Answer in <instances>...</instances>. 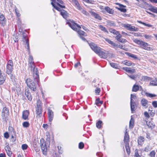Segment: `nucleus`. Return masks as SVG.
Here are the masks:
<instances>
[{"label":"nucleus","instance_id":"obj_17","mask_svg":"<svg viewBox=\"0 0 157 157\" xmlns=\"http://www.w3.org/2000/svg\"><path fill=\"white\" fill-rule=\"evenodd\" d=\"M6 19L4 15L2 14H0V23L4 26L6 23Z\"/></svg>","mask_w":157,"mask_h":157},{"label":"nucleus","instance_id":"obj_30","mask_svg":"<svg viewBox=\"0 0 157 157\" xmlns=\"http://www.w3.org/2000/svg\"><path fill=\"white\" fill-rule=\"evenodd\" d=\"M122 63L125 65H126L128 66H131L132 64H133V65H134L135 64L134 63H133L130 61H128L127 60H125L123 62H122Z\"/></svg>","mask_w":157,"mask_h":157},{"label":"nucleus","instance_id":"obj_57","mask_svg":"<svg viewBox=\"0 0 157 157\" xmlns=\"http://www.w3.org/2000/svg\"><path fill=\"white\" fill-rule=\"evenodd\" d=\"M4 136L6 139H8L9 137V135L8 132H6L4 134Z\"/></svg>","mask_w":157,"mask_h":157},{"label":"nucleus","instance_id":"obj_46","mask_svg":"<svg viewBox=\"0 0 157 157\" xmlns=\"http://www.w3.org/2000/svg\"><path fill=\"white\" fill-rule=\"evenodd\" d=\"M151 11L154 13H157V8L153 7L151 9Z\"/></svg>","mask_w":157,"mask_h":157},{"label":"nucleus","instance_id":"obj_24","mask_svg":"<svg viewBox=\"0 0 157 157\" xmlns=\"http://www.w3.org/2000/svg\"><path fill=\"white\" fill-rule=\"evenodd\" d=\"M129 136L128 135V133L126 132L125 133L124 136V141L125 143H129Z\"/></svg>","mask_w":157,"mask_h":157},{"label":"nucleus","instance_id":"obj_35","mask_svg":"<svg viewBox=\"0 0 157 157\" xmlns=\"http://www.w3.org/2000/svg\"><path fill=\"white\" fill-rule=\"evenodd\" d=\"M147 124V125L148 126V127L151 128H152L154 127L155 126V124L154 123H153L151 121L147 122H146Z\"/></svg>","mask_w":157,"mask_h":157},{"label":"nucleus","instance_id":"obj_63","mask_svg":"<svg viewBox=\"0 0 157 157\" xmlns=\"http://www.w3.org/2000/svg\"><path fill=\"white\" fill-rule=\"evenodd\" d=\"M125 144L126 149H130L129 143H125Z\"/></svg>","mask_w":157,"mask_h":157},{"label":"nucleus","instance_id":"obj_58","mask_svg":"<svg viewBox=\"0 0 157 157\" xmlns=\"http://www.w3.org/2000/svg\"><path fill=\"white\" fill-rule=\"evenodd\" d=\"M82 12L84 14L87 16L88 15L89 13H88L86 12V10H82Z\"/></svg>","mask_w":157,"mask_h":157},{"label":"nucleus","instance_id":"obj_2","mask_svg":"<svg viewBox=\"0 0 157 157\" xmlns=\"http://www.w3.org/2000/svg\"><path fill=\"white\" fill-rule=\"evenodd\" d=\"M29 66L30 67L31 70L33 71V75L35 78H39L38 71L37 68L35 69L34 65L33 58L32 56H30L29 58Z\"/></svg>","mask_w":157,"mask_h":157},{"label":"nucleus","instance_id":"obj_13","mask_svg":"<svg viewBox=\"0 0 157 157\" xmlns=\"http://www.w3.org/2000/svg\"><path fill=\"white\" fill-rule=\"evenodd\" d=\"M26 34L25 33H23V41L25 43V45H26V46H25V47L26 48L29 49V41L28 38L26 37Z\"/></svg>","mask_w":157,"mask_h":157},{"label":"nucleus","instance_id":"obj_49","mask_svg":"<svg viewBox=\"0 0 157 157\" xmlns=\"http://www.w3.org/2000/svg\"><path fill=\"white\" fill-rule=\"evenodd\" d=\"M28 146L26 144H23L22 145L21 148L23 150H25L27 149Z\"/></svg>","mask_w":157,"mask_h":157},{"label":"nucleus","instance_id":"obj_44","mask_svg":"<svg viewBox=\"0 0 157 157\" xmlns=\"http://www.w3.org/2000/svg\"><path fill=\"white\" fill-rule=\"evenodd\" d=\"M110 64L111 66L113 68H117L118 67L117 64L115 63H110Z\"/></svg>","mask_w":157,"mask_h":157},{"label":"nucleus","instance_id":"obj_21","mask_svg":"<svg viewBox=\"0 0 157 157\" xmlns=\"http://www.w3.org/2000/svg\"><path fill=\"white\" fill-rule=\"evenodd\" d=\"M130 106L132 112L133 113L136 109V103L135 101H133L132 100H131Z\"/></svg>","mask_w":157,"mask_h":157},{"label":"nucleus","instance_id":"obj_55","mask_svg":"<svg viewBox=\"0 0 157 157\" xmlns=\"http://www.w3.org/2000/svg\"><path fill=\"white\" fill-rule=\"evenodd\" d=\"M152 105L155 108L157 107V101H154L152 102Z\"/></svg>","mask_w":157,"mask_h":157},{"label":"nucleus","instance_id":"obj_61","mask_svg":"<svg viewBox=\"0 0 157 157\" xmlns=\"http://www.w3.org/2000/svg\"><path fill=\"white\" fill-rule=\"evenodd\" d=\"M40 104L41 101L40 100H38L37 101V106L38 107H41L40 106Z\"/></svg>","mask_w":157,"mask_h":157},{"label":"nucleus","instance_id":"obj_8","mask_svg":"<svg viewBox=\"0 0 157 157\" xmlns=\"http://www.w3.org/2000/svg\"><path fill=\"white\" fill-rule=\"evenodd\" d=\"M13 69V64L12 61L10 60L7 65L6 73L8 75L10 74L12 72Z\"/></svg>","mask_w":157,"mask_h":157},{"label":"nucleus","instance_id":"obj_7","mask_svg":"<svg viewBox=\"0 0 157 157\" xmlns=\"http://www.w3.org/2000/svg\"><path fill=\"white\" fill-rule=\"evenodd\" d=\"M40 146L43 154L45 155H46L47 152L46 143L43 139L40 140Z\"/></svg>","mask_w":157,"mask_h":157},{"label":"nucleus","instance_id":"obj_9","mask_svg":"<svg viewBox=\"0 0 157 157\" xmlns=\"http://www.w3.org/2000/svg\"><path fill=\"white\" fill-rule=\"evenodd\" d=\"M123 27L126 28L128 30L131 31H137L138 29L134 26H132L129 24H124L123 25Z\"/></svg>","mask_w":157,"mask_h":157},{"label":"nucleus","instance_id":"obj_39","mask_svg":"<svg viewBox=\"0 0 157 157\" xmlns=\"http://www.w3.org/2000/svg\"><path fill=\"white\" fill-rule=\"evenodd\" d=\"M109 30L110 32L115 35L117 34V33L118 32V31H117L115 29L112 28L109 29Z\"/></svg>","mask_w":157,"mask_h":157},{"label":"nucleus","instance_id":"obj_59","mask_svg":"<svg viewBox=\"0 0 157 157\" xmlns=\"http://www.w3.org/2000/svg\"><path fill=\"white\" fill-rule=\"evenodd\" d=\"M144 115L145 116V117L147 118H148L150 117L149 114H148V113L146 111V112H144Z\"/></svg>","mask_w":157,"mask_h":157},{"label":"nucleus","instance_id":"obj_32","mask_svg":"<svg viewBox=\"0 0 157 157\" xmlns=\"http://www.w3.org/2000/svg\"><path fill=\"white\" fill-rule=\"evenodd\" d=\"M150 84L152 86H157V78H155L151 80L150 82Z\"/></svg>","mask_w":157,"mask_h":157},{"label":"nucleus","instance_id":"obj_31","mask_svg":"<svg viewBox=\"0 0 157 157\" xmlns=\"http://www.w3.org/2000/svg\"><path fill=\"white\" fill-rule=\"evenodd\" d=\"M144 138L142 136H140L138 138V144L140 145H141L142 144L143 142L144 141Z\"/></svg>","mask_w":157,"mask_h":157},{"label":"nucleus","instance_id":"obj_48","mask_svg":"<svg viewBox=\"0 0 157 157\" xmlns=\"http://www.w3.org/2000/svg\"><path fill=\"white\" fill-rule=\"evenodd\" d=\"M117 9L119 10H120L121 12H125L126 11V9L122 8L121 7L120 8H117L116 7Z\"/></svg>","mask_w":157,"mask_h":157},{"label":"nucleus","instance_id":"obj_23","mask_svg":"<svg viewBox=\"0 0 157 157\" xmlns=\"http://www.w3.org/2000/svg\"><path fill=\"white\" fill-rule=\"evenodd\" d=\"M6 78V77L5 75L3 74L0 76V84H3L5 82Z\"/></svg>","mask_w":157,"mask_h":157},{"label":"nucleus","instance_id":"obj_11","mask_svg":"<svg viewBox=\"0 0 157 157\" xmlns=\"http://www.w3.org/2000/svg\"><path fill=\"white\" fill-rule=\"evenodd\" d=\"M5 149L8 155L10 157H11L12 155V152L11 151L9 143H6V144Z\"/></svg>","mask_w":157,"mask_h":157},{"label":"nucleus","instance_id":"obj_20","mask_svg":"<svg viewBox=\"0 0 157 157\" xmlns=\"http://www.w3.org/2000/svg\"><path fill=\"white\" fill-rule=\"evenodd\" d=\"M29 114V113L28 111L26 110L24 111L22 113V118L25 120L28 119Z\"/></svg>","mask_w":157,"mask_h":157},{"label":"nucleus","instance_id":"obj_25","mask_svg":"<svg viewBox=\"0 0 157 157\" xmlns=\"http://www.w3.org/2000/svg\"><path fill=\"white\" fill-rule=\"evenodd\" d=\"M105 39L108 43L113 47H114L117 46V44H116L115 43L111 40H110L107 38H105Z\"/></svg>","mask_w":157,"mask_h":157},{"label":"nucleus","instance_id":"obj_33","mask_svg":"<svg viewBox=\"0 0 157 157\" xmlns=\"http://www.w3.org/2000/svg\"><path fill=\"white\" fill-rule=\"evenodd\" d=\"M107 25L110 26H115V24L114 22L110 21H107Z\"/></svg>","mask_w":157,"mask_h":157},{"label":"nucleus","instance_id":"obj_52","mask_svg":"<svg viewBox=\"0 0 157 157\" xmlns=\"http://www.w3.org/2000/svg\"><path fill=\"white\" fill-rule=\"evenodd\" d=\"M151 150V148L149 146H147L146 147L144 150V151H146L148 152Z\"/></svg>","mask_w":157,"mask_h":157},{"label":"nucleus","instance_id":"obj_45","mask_svg":"<svg viewBox=\"0 0 157 157\" xmlns=\"http://www.w3.org/2000/svg\"><path fill=\"white\" fill-rule=\"evenodd\" d=\"M22 125L24 127H28L29 126V124L28 122H24L23 123Z\"/></svg>","mask_w":157,"mask_h":157},{"label":"nucleus","instance_id":"obj_41","mask_svg":"<svg viewBox=\"0 0 157 157\" xmlns=\"http://www.w3.org/2000/svg\"><path fill=\"white\" fill-rule=\"evenodd\" d=\"M99 28L102 31H104V32L108 33V31L105 28L102 26V25H100L99 26Z\"/></svg>","mask_w":157,"mask_h":157},{"label":"nucleus","instance_id":"obj_14","mask_svg":"<svg viewBox=\"0 0 157 157\" xmlns=\"http://www.w3.org/2000/svg\"><path fill=\"white\" fill-rule=\"evenodd\" d=\"M89 46L91 48L95 53L98 52L99 50L100 47H98L95 44L92 43L89 44Z\"/></svg>","mask_w":157,"mask_h":157},{"label":"nucleus","instance_id":"obj_1","mask_svg":"<svg viewBox=\"0 0 157 157\" xmlns=\"http://www.w3.org/2000/svg\"><path fill=\"white\" fill-rule=\"evenodd\" d=\"M67 24L73 30L77 31L80 36H87L86 34L84 32L80 30L81 28V26L74 21H70L67 22Z\"/></svg>","mask_w":157,"mask_h":157},{"label":"nucleus","instance_id":"obj_40","mask_svg":"<svg viewBox=\"0 0 157 157\" xmlns=\"http://www.w3.org/2000/svg\"><path fill=\"white\" fill-rule=\"evenodd\" d=\"M102 123V121H99L96 123V126L97 128H101V124Z\"/></svg>","mask_w":157,"mask_h":157},{"label":"nucleus","instance_id":"obj_22","mask_svg":"<svg viewBox=\"0 0 157 157\" xmlns=\"http://www.w3.org/2000/svg\"><path fill=\"white\" fill-rule=\"evenodd\" d=\"M90 13L91 15L94 16L95 18L98 19L99 20H101V16L97 13L94 12H91Z\"/></svg>","mask_w":157,"mask_h":157},{"label":"nucleus","instance_id":"obj_5","mask_svg":"<svg viewBox=\"0 0 157 157\" xmlns=\"http://www.w3.org/2000/svg\"><path fill=\"white\" fill-rule=\"evenodd\" d=\"M27 86L32 90L35 91L36 90L35 83L30 78H27L26 80Z\"/></svg>","mask_w":157,"mask_h":157},{"label":"nucleus","instance_id":"obj_16","mask_svg":"<svg viewBox=\"0 0 157 157\" xmlns=\"http://www.w3.org/2000/svg\"><path fill=\"white\" fill-rule=\"evenodd\" d=\"M48 114L49 121L51 122L52 121L54 117V113L50 109H48Z\"/></svg>","mask_w":157,"mask_h":157},{"label":"nucleus","instance_id":"obj_18","mask_svg":"<svg viewBox=\"0 0 157 157\" xmlns=\"http://www.w3.org/2000/svg\"><path fill=\"white\" fill-rule=\"evenodd\" d=\"M123 70H125L126 72L131 74H132L135 72V70L134 69L128 67H124L123 68Z\"/></svg>","mask_w":157,"mask_h":157},{"label":"nucleus","instance_id":"obj_29","mask_svg":"<svg viewBox=\"0 0 157 157\" xmlns=\"http://www.w3.org/2000/svg\"><path fill=\"white\" fill-rule=\"evenodd\" d=\"M41 107H38L37 108L36 110V114L39 117H40L41 113Z\"/></svg>","mask_w":157,"mask_h":157},{"label":"nucleus","instance_id":"obj_50","mask_svg":"<svg viewBox=\"0 0 157 157\" xmlns=\"http://www.w3.org/2000/svg\"><path fill=\"white\" fill-rule=\"evenodd\" d=\"M128 56H129L131 57L132 58H133L134 59H137V58L136 56V55H135L133 54L129 53V54H128Z\"/></svg>","mask_w":157,"mask_h":157},{"label":"nucleus","instance_id":"obj_3","mask_svg":"<svg viewBox=\"0 0 157 157\" xmlns=\"http://www.w3.org/2000/svg\"><path fill=\"white\" fill-rule=\"evenodd\" d=\"M139 90L142 91L141 94L142 95L145 94L148 97L152 98L156 96V95L155 94L148 93L144 91L141 86H139L138 85L134 84L132 87V91L136 92Z\"/></svg>","mask_w":157,"mask_h":157},{"label":"nucleus","instance_id":"obj_60","mask_svg":"<svg viewBox=\"0 0 157 157\" xmlns=\"http://www.w3.org/2000/svg\"><path fill=\"white\" fill-rule=\"evenodd\" d=\"M137 22L139 23H140V24H143L145 26H147V24L146 23H144L143 22H142L141 21H137Z\"/></svg>","mask_w":157,"mask_h":157},{"label":"nucleus","instance_id":"obj_54","mask_svg":"<svg viewBox=\"0 0 157 157\" xmlns=\"http://www.w3.org/2000/svg\"><path fill=\"white\" fill-rule=\"evenodd\" d=\"M144 36L147 39H150L152 37L151 35L147 34H144Z\"/></svg>","mask_w":157,"mask_h":157},{"label":"nucleus","instance_id":"obj_37","mask_svg":"<svg viewBox=\"0 0 157 157\" xmlns=\"http://www.w3.org/2000/svg\"><path fill=\"white\" fill-rule=\"evenodd\" d=\"M74 3L78 9L79 10H81L82 9V7H81L79 3L77 0Z\"/></svg>","mask_w":157,"mask_h":157},{"label":"nucleus","instance_id":"obj_56","mask_svg":"<svg viewBox=\"0 0 157 157\" xmlns=\"http://www.w3.org/2000/svg\"><path fill=\"white\" fill-rule=\"evenodd\" d=\"M56 3L57 5L59 6V7H58V6H57L60 9L61 8H65V6H62L59 3H58V2H56Z\"/></svg>","mask_w":157,"mask_h":157},{"label":"nucleus","instance_id":"obj_47","mask_svg":"<svg viewBox=\"0 0 157 157\" xmlns=\"http://www.w3.org/2000/svg\"><path fill=\"white\" fill-rule=\"evenodd\" d=\"M134 156V157H140L138 153V150L137 149H136L135 150V153Z\"/></svg>","mask_w":157,"mask_h":157},{"label":"nucleus","instance_id":"obj_15","mask_svg":"<svg viewBox=\"0 0 157 157\" xmlns=\"http://www.w3.org/2000/svg\"><path fill=\"white\" fill-rule=\"evenodd\" d=\"M96 53L98 54L101 57L104 59L106 58L107 57V52H104L101 51V48L99 49V50L98 51V52H96Z\"/></svg>","mask_w":157,"mask_h":157},{"label":"nucleus","instance_id":"obj_4","mask_svg":"<svg viewBox=\"0 0 157 157\" xmlns=\"http://www.w3.org/2000/svg\"><path fill=\"white\" fill-rule=\"evenodd\" d=\"M133 40L136 43L140 45V47L143 49L149 51H151L153 49L152 48L149 47V45L147 43L137 39H133Z\"/></svg>","mask_w":157,"mask_h":157},{"label":"nucleus","instance_id":"obj_38","mask_svg":"<svg viewBox=\"0 0 157 157\" xmlns=\"http://www.w3.org/2000/svg\"><path fill=\"white\" fill-rule=\"evenodd\" d=\"M103 101H100L99 98H97L96 101V104L97 106H100L99 104H102L103 103Z\"/></svg>","mask_w":157,"mask_h":157},{"label":"nucleus","instance_id":"obj_34","mask_svg":"<svg viewBox=\"0 0 157 157\" xmlns=\"http://www.w3.org/2000/svg\"><path fill=\"white\" fill-rule=\"evenodd\" d=\"M147 101L144 98L142 99L141 103L142 105L143 106H146L147 103Z\"/></svg>","mask_w":157,"mask_h":157},{"label":"nucleus","instance_id":"obj_42","mask_svg":"<svg viewBox=\"0 0 157 157\" xmlns=\"http://www.w3.org/2000/svg\"><path fill=\"white\" fill-rule=\"evenodd\" d=\"M156 153L154 151H152L150 153L149 155L150 157H155Z\"/></svg>","mask_w":157,"mask_h":157},{"label":"nucleus","instance_id":"obj_12","mask_svg":"<svg viewBox=\"0 0 157 157\" xmlns=\"http://www.w3.org/2000/svg\"><path fill=\"white\" fill-rule=\"evenodd\" d=\"M9 131L10 134H11V140L12 142H14L16 140V138L14 136L15 134V132L12 127L9 128Z\"/></svg>","mask_w":157,"mask_h":157},{"label":"nucleus","instance_id":"obj_27","mask_svg":"<svg viewBox=\"0 0 157 157\" xmlns=\"http://www.w3.org/2000/svg\"><path fill=\"white\" fill-rule=\"evenodd\" d=\"M134 119L132 116L131 117V119L129 121V128H132L134 126Z\"/></svg>","mask_w":157,"mask_h":157},{"label":"nucleus","instance_id":"obj_19","mask_svg":"<svg viewBox=\"0 0 157 157\" xmlns=\"http://www.w3.org/2000/svg\"><path fill=\"white\" fill-rule=\"evenodd\" d=\"M25 94L28 100L29 101H31L32 99V96L31 93L29 92V90L28 89H25Z\"/></svg>","mask_w":157,"mask_h":157},{"label":"nucleus","instance_id":"obj_53","mask_svg":"<svg viewBox=\"0 0 157 157\" xmlns=\"http://www.w3.org/2000/svg\"><path fill=\"white\" fill-rule=\"evenodd\" d=\"M136 98V96L135 94H131V100H132L133 101H134L133 99H135Z\"/></svg>","mask_w":157,"mask_h":157},{"label":"nucleus","instance_id":"obj_51","mask_svg":"<svg viewBox=\"0 0 157 157\" xmlns=\"http://www.w3.org/2000/svg\"><path fill=\"white\" fill-rule=\"evenodd\" d=\"M84 146V145L82 142H80L79 144V148L80 149H82Z\"/></svg>","mask_w":157,"mask_h":157},{"label":"nucleus","instance_id":"obj_36","mask_svg":"<svg viewBox=\"0 0 157 157\" xmlns=\"http://www.w3.org/2000/svg\"><path fill=\"white\" fill-rule=\"evenodd\" d=\"M105 10L109 13L112 14L113 13L112 9L108 6L105 7Z\"/></svg>","mask_w":157,"mask_h":157},{"label":"nucleus","instance_id":"obj_10","mask_svg":"<svg viewBox=\"0 0 157 157\" xmlns=\"http://www.w3.org/2000/svg\"><path fill=\"white\" fill-rule=\"evenodd\" d=\"M115 37L116 39L118 41L121 43H125L127 42V40L122 38V35L118 31Z\"/></svg>","mask_w":157,"mask_h":157},{"label":"nucleus","instance_id":"obj_43","mask_svg":"<svg viewBox=\"0 0 157 157\" xmlns=\"http://www.w3.org/2000/svg\"><path fill=\"white\" fill-rule=\"evenodd\" d=\"M116 47L117 48H119L121 49H123L126 51L127 50V48L125 47L124 46H123L122 45H117V46H116Z\"/></svg>","mask_w":157,"mask_h":157},{"label":"nucleus","instance_id":"obj_64","mask_svg":"<svg viewBox=\"0 0 157 157\" xmlns=\"http://www.w3.org/2000/svg\"><path fill=\"white\" fill-rule=\"evenodd\" d=\"M128 76L132 79H134L135 78V76L133 75H128Z\"/></svg>","mask_w":157,"mask_h":157},{"label":"nucleus","instance_id":"obj_62","mask_svg":"<svg viewBox=\"0 0 157 157\" xmlns=\"http://www.w3.org/2000/svg\"><path fill=\"white\" fill-rule=\"evenodd\" d=\"M100 88H96V89H95V93H98L100 92Z\"/></svg>","mask_w":157,"mask_h":157},{"label":"nucleus","instance_id":"obj_26","mask_svg":"<svg viewBox=\"0 0 157 157\" xmlns=\"http://www.w3.org/2000/svg\"><path fill=\"white\" fill-rule=\"evenodd\" d=\"M60 14L64 18H66L67 17V13L64 10H61L60 9Z\"/></svg>","mask_w":157,"mask_h":157},{"label":"nucleus","instance_id":"obj_28","mask_svg":"<svg viewBox=\"0 0 157 157\" xmlns=\"http://www.w3.org/2000/svg\"><path fill=\"white\" fill-rule=\"evenodd\" d=\"M52 1V2L51 3V4L52 6L54 8L56 9L58 11H60V9L56 5V4H54V3H56V1L55 0H51Z\"/></svg>","mask_w":157,"mask_h":157},{"label":"nucleus","instance_id":"obj_6","mask_svg":"<svg viewBox=\"0 0 157 157\" xmlns=\"http://www.w3.org/2000/svg\"><path fill=\"white\" fill-rule=\"evenodd\" d=\"M9 114V109L6 107H4L2 111L1 116L4 121H6L8 119Z\"/></svg>","mask_w":157,"mask_h":157}]
</instances>
